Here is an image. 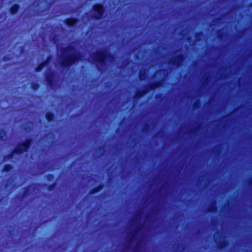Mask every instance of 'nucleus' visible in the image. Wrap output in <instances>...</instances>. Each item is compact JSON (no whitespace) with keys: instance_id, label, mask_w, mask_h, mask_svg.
<instances>
[{"instance_id":"6","label":"nucleus","mask_w":252,"mask_h":252,"mask_svg":"<svg viewBox=\"0 0 252 252\" xmlns=\"http://www.w3.org/2000/svg\"><path fill=\"white\" fill-rule=\"evenodd\" d=\"M185 59V56L183 54H178L171 62L172 64L176 67H180Z\"/></svg>"},{"instance_id":"23","label":"nucleus","mask_w":252,"mask_h":252,"mask_svg":"<svg viewBox=\"0 0 252 252\" xmlns=\"http://www.w3.org/2000/svg\"><path fill=\"white\" fill-rule=\"evenodd\" d=\"M46 178L48 181L50 182L54 180L55 176L53 174H48Z\"/></svg>"},{"instance_id":"29","label":"nucleus","mask_w":252,"mask_h":252,"mask_svg":"<svg viewBox=\"0 0 252 252\" xmlns=\"http://www.w3.org/2000/svg\"><path fill=\"white\" fill-rule=\"evenodd\" d=\"M222 34L220 33V32L218 33V36L220 37H221L222 36Z\"/></svg>"},{"instance_id":"32","label":"nucleus","mask_w":252,"mask_h":252,"mask_svg":"<svg viewBox=\"0 0 252 252\" xmlns=\"http://www.w3.org/2000/svg\"><path fill=\"white\" fill-rule=\"evenodd\" d=\"M1 200H1V199H0V203H1Z\"/></svg>"},{"instance_id":"24","label":"nucleus","mask_w":252,"mask_h":252,"mask_svg":"<svg viewBox=\"0 0 252 252\" xmlns=\"http://www.w3.org/2000/svg\"><path fill=\"white\" fill-rule=\"evenodd\" d=\"M200 106V102L199 99L196 100L193 104V107L194 109H198Z\"/></svg>"},{"instance_id":"17","label":"nucleus","mask_w":252,"mask_h":252,"mask_svg":"<svg viewBox=\"0 0 252 252\" xmlns=\"http://www.w3.org/2000/svg\"><path fill=\"white\" fill-rule=\"evenodd\" d=\"M40 87V84L37 82H32L31 84V89L36 91H37Z\"/></svg>"},{"instance_id":"28","label":"nucleus","mask_w":252,"mask_h":252,"mask_svg":"<svg viewBox=\"0 0 252 252\" xmlns=\"http://www.w3.org/2000/svg\"><path fill=\"white\" fill-rule=\"evenodd\" d=\"M249 185L250 186H252V177L249 180Z\"/></svg>"},{"instance_id":"11","label":"nucleus","mask_w":252,"mask_h":252,"mask_svg":"<svg viewBox=\"0 0 252 252\" xmlns=\"http://www.w3.org/2000/svg\"><path fill=\"white\" fill-rule=\"evenodd\" d=\"M104 188V185L102 183L99 184L98 185H97L96 187L93 188L92 189L90 190L89 192L90 194H94L101 190H102Z\"/></svg>"},{"instance_id":"7","label":"nucleus","mask_w":252,"mask_h":252,"mask_svg":"<svg viewBox=\"0 0 252 252\" xmlns=\"http://www.w3.org/2000/svg\"><path fill=\"white\" fill-rule=\"evenodd\" d=\"M79 22V19L77 17H69L65 18L64 20V24L68 27H75Z\"/></svg>"},{"instance_id":"14","label":"nucleus","mask_w":252,"mask_h":252,"mask_svg":"<svg viewBox=\"0 0 252 252\" xmlns=\"http://www.w3.org/2000/svg\"><path fill=\"white\" fill-rule=\"evenodd\" d=\"M147 76L146 70L144 69H140L139 73V78L141 81L145 80Z\"/></svg>"},{"instance_id":"18","label":"nucleus","mask_w":252,"mask_h":252,"mask_svg":"<svg viewBox=\"0 0 252 252\" xmlns=\"http://www.w3.org/2000/svg\"><path fill=\"white\" fill-rule=\"evenodd\" d=\"M57 182L55 181L51 184L48 185L47 189L49 191H53L54 189H55L57 187Z\"/></svg>"},{"instance_id":"1","label":"nucleus","mask_w":252,"mask_h":252,"mask_svg":"<svg viewBox=\"0 0 252 252\" xmlns=\"http://www.w3.org/2000/svg\"><path fill=\"white\" fill-rule=\"evenodd\" d=\"M74 50L75 47L72 45H69L62 48L63 54L61 56L60 65L62 68H69L81 60L82 55L80 53H70L67 56H64L65 53Z\"/></svg>"},{"instance_id":"8","label":"nucleus","mask_w":252,"mask_h":252,"mask_svg":"<svg viewBox=\"0 0 252 252\" xmlns=\"http://www.w3.org/2000/svg\"><path fill=\"white\" fill-rule=\"evenodd\" d=\"M50 60V57H48L45 60L39 63L35 67V71L36 72H40L41 71V70L43 69L44 67L46 66L49 61Z\"/></svg>"},{"instance_id":"10","label":"nucleus","mask_w":252,"mask_h":252,"mask_svg":"<svg viewBox=\"0 0 252 252\" xmlns=\"http://www.w3.org/2000/svg\"><path fill=\"white\" fill-rule=\"evenodd\" d=\"M20 8V5L19 4L14 3L9 8V13L12 15H15L19 11Z\"/></svg>"},{"instance_id":"31","label":"nucleus","mask_w":252,"mask_h":252,"mask_svg":"<svg viewBox=\"0 0 252 252\" xmlns=\"http://www.w3.org/2000/svg\"><path fill=\"white\" fill-rule=\"evenodd\" d=\"M1 200H1V199H0V203H1Z\"/></svg>"},{"instance_id":"15","label":"nucleus","mask_w":252,"mask_h":252,"mask_svg":"<svg viewBox=\"0 0 252 252\" xmlns=\"http://www.w3.org/2000/svg\"><path fill=\"white\" fill-rule=\"evenodd\" d=\"M13 165L11 164H5L2 169L3 172H8L13 169Z\"/></svg>"},{"instance_id":"20","label":"nucleus","mask_w":252,"mask_h":252,"mask_svg":"<svg viewBox=\"0 0 252 252\" xmlns=\"http://www.w3.org/2000/svg\"><path fill=\"white\" fill-rule=\"evenodd\" d=\"M6 136V132L3 129H1L0 131V140L1 141L5 140V137Z\"/></svg>"},{"instance_id":"12","label":"nucleus","mask_w":252,"mask_h":252,"mask_svg":"<svg viewBox=\"0 0 252 252\" xmlns=\"http://www.w3.org/2000/svg\"><path fill=\"white\" fill-rule=\"evenodd\" d=\"M45 118L48 122H52L55 120V114L53 112L48 111L45 114Z\"/></svg>"},{"instance_id":"21","label":"nucleus","mask_w":252,"mask_h":252,"mask_svg":"<svg viewBox=\"0 0 252 252\" xmlns=\"http://www.w3.org/2000/svg\"><path fill=\"white\" fill-rule=\"evenodd\" d=\"M217 209V207L215 205H212L209 207L208 211L211 213H214L216 212Z\"/></svg>"},{"instance_id":"22","label":"nucleus","mask_w":252,"mask_h":252,"mask_svg":"<svg viewBox=\"0 0 252 252\" xmlns=\"http://www.w3.org/2000/svg\"><path fill=\"white\" fill-rule=\"evenodd\" d=\"M202 35H203V33L201 32H196L194 34V36L197 41H200V38L199 37L200 36H202Z\"/></svg>"},{"instance_id":"3","label":"nucleus","mask_w":252,"mask_h":252,"mask_svg":"<svg viewBox=\"0 0 252 252\" xmlns=\"http://www.w3.org/2000/svg\"><path fill=\"white\" fill-rule=\"evenodd\" d=\"M114 58V55L108 53L105 50H100L93 54V60L101 66L107 65V61Z\"/></svg>"},{"instance_id":"5","label":"nucleus","mask_w":252,"mask_h":252,"mask_svg":"<svg viewBox=\"0 0 252 252\" xmlns=\"http://www.w3.org/2000/svg\"><path fill=\"white\" fill-rule=\"evenodd\" d=\"M94 16L93 18L98 20L104 18L105 7L102 3H96L92 6Z\"/></svg>"},{"instance_id":"19","label":"nucleus","mask_w":252,"mask_h":252,"mask_svg":"<svg viewBox=\"0 0 252 252\" xmlns=\"http://www.w3.org/2000/svg\"><path fill=\"white\" fill-rule=\"evenodd\" d=\"M140 229V226H139L138 227H136L133 233L132 234V235H131L129 239V241H133V240L134 239L135 235L138 233V232L139 231Z\"/></svg>"},{"instance_id":"27","label":"nucleus","mask_w":252,"mask_h":252,"mask_svg":"<svg viewBox=\"0 0 252 252\" xmlns=\"http://www.w3.org/2000/svg\"><path fill=\"white\" fill-rule=\"evenodd\" d=\"M11 60V57L9 55H5L2 58V60L4 62H8Z\"/></svg>"},{"instance_id":"9","label":"nucleus","mask_w":252,"mask_h":252,"mask_svg":"<svg viewBox=\"0 0 252 252\" xmlns=\"http://www.w3.org/2000/svg\"><path fill=\"white\" fill-rule=\"evenodd\" d=\"M54 75L53 72L48 73L45 75V80L47 84L52 86L54 84Z\"/></svg>"},{"instance_id":"30","label":"nucleus","mask_w":252,"mask_h":252,"mask_svg":"<svg viewBox=\"0 0 252 252\" xmlns=\"http://www.w3.org/2000/svg\"><path fill=\"white\" fill-rule=\"evenodd\" d=\"M102 148V147H99V150H101Z\"/></svg>"},{"instance_id":"13","label":"nucleus","mask_w":252,"mask_h":252,"mask_svg":"<svg viewBox=\"0 0 252 252\" xmlns=\"http://www.w3.org/2000/svg\"><path fill=\"white\" fill-rule=\"evenodd\" d=\"M31 186H28L24 188V190L22 192L20 198L21 199L27 197L31 193Z\"/></svg>"},{"instance_id":"26","label":"nucleus","mask_w":252,"mask_h":252,"mask_svg":"<svg viewBox=\"0 0 252 252\" xmlns=\"http://www.w3.org/2000/svg\"><path fill=\"white\" fill-rule=\"evenodd\" d=\"M150 129V126L149 124H146L142 128V131L143 132H148Z\"/></svg>"},{"instance_id":"16","label":"nucleus","mask_w":252,"mask_h":252,"mask_svg":"<svg viewBox=\"0 0 252 252\" xmlns=\"http://www.w3.org/2000/svg\"><path fill=\"white\" fill-rule=\"evenodd\" d=\"M228 245V242L225 240L220 241L218 244V248L220 250H222Z\"/></svg>"},{"instance_id":"25","label":"nucleus","mask_w":252,"mask_h":252,"mask_svg":"<svg viewBox=\"0 0 252 252\" xmlns=\"http://www.w3.org/2000/svg\"><path fill=\"white\" fill-rule=\"evenodd\" d=\"M166 70L165 69H159L158 71H157L156 73L154 74V76L155 77H157V73H158L159 75H161L163 74L165 72Z\"/></svg>"},{"instance_id":"2","label":"nucleus","mask_w":252,"mask_h":252,"mask_svg":"<svg viewBox=\"0 0 252 252\" xmlns=\"http://www.w3.org/2000/svg\"><path fill=\"white\" fill-rule=\"evenodd\" d=\"M32 141L33 139L31 137L26 138L23 141L18 144L11 153L4 156L3 160L8 161L12 159L15 154L20 155L28 152L31 148Z\"/></svg>"},{"instance_id":"4","label":"nucleus","mask_w":252,"mask_h":252,"mask_svg":"<svg viewBox=\"0 0 252 252\" xmlns=\"http://www.w3.org/2000/svg\"><path fill=\"white\" fill-rule=\"evenodd\" d=\"M163 80H158L146 86L143 89L139 90L135 93L134 97L140 98L149 92L160 87L162 84Z\"/></svg>"}]
</instances>
